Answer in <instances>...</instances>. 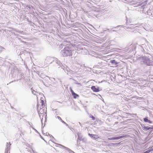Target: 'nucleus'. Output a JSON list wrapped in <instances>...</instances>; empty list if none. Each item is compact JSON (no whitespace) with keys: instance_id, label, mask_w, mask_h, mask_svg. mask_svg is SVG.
<instances>
[{"instance_id":"7ed1b4c3","label":"nucleus","mask_w":153,"mask_h":153,"mask_svg":"<svg viewBox=\"0 0 153 153\" xmlns=\"http://www.w3.org/2000/svg\"><path fill=\"white\" fill-rule=\"evenodd\" d=\"M142 61L148 65H151L152 62H151L149 59L145 57H143L141 58Z\"/></svg>"},{"instance_id":"4be33fe9","label":"nucleus","mask_w":153,"mask_h":153,"mask_svg":"<svg viewBox=\"0 0 153 153\" xmlns=\"http://www.w3.org/2000/svg\"><path fill=\"white\" fill-rule=\"evenodd\" d=\"M48 134L49 135V136H50L51 137L52 136H50V135L48 133H46V134L45 135H48Z\"/></svg>"},{"instance_id":"9d476101","label":"nucleus","mask_w":153,"mask_h":153,"mask_svg":"<svg viewBox=\"0 0 153 153\" xmlns=\"http://www.w3.org/2000/svg\"><path fill=\"white\" fill-rule=\"evenodd\" d=\"M31 90L32 93L35 95H36L37 94H39L38 92L35 91V90H33L32 88H31Z\"/></svg>"},{"instance_id":"0eeeda50","label":"nucleus","mask_w":153,"mask_h":153,"mask_svg":"<svg viewBox=\"0 0 153 153\" xmlns=\"http://www.w3.org/2000/svg\"><path fill=\"white\" fill-rule=\"evenodd\" d=\"M41 102L40 103L41 104L40 105L39 107L41 106V107H46L45 105L44 104V101L42 99V98L41 99Z\"/></svg>"},{"instance_id":"b1692460","label":"nucleus","mask_w":153,"mask_h":153,"mask_svg":"<svg viewBox=\"0 0 153 153\" xmlns=\"http://www.w3.org/2000/svg\"><path fill=\"white\" fill-rule=\"evenodd\" d=\"M61 146H62V147H64V148H65L68 149L67 148H66V147H65L64 146H62V145H61Z\"/></svg>"},{"instance_id":"6ab92c4d","label":"nucleus","mask_w":153,"mask_h":153,"mask_svg":"<svg viewBox=\"0 0 153 153\" xmlns=\"http://www.w3.org/2000/svg\"><path fill=\"white\" fill-rule=\"evenodd\" d=\"M70 89L71 91V92L72 94H73V93H74V92L73 91L72 89V88L71 87L70 88Z\"/></svg>"},{"instance_id":"dca6fc26","label":"nucleus","mask_w":153,"mask_h":153,"mask_svg":"<svg viewBox=\"0 0 153 153\" xmlns=\"http://www.w3.org/2000/svg\"><path fill=\"white\" fill-rule=\"evenodd\" d=\"M150 128H148L146 126L143 127V129L146 131L148 130Z\"/></svg>"},{"instance_id":"aec40b11","label":"nucleus","mask_w":153,"mask_h":153,"mask_svg":"<svg viewBox=\"0 0 153 153\" xmlns=\"http://www.w3.org/2000/svg\"><path fill=\"white\" fill-rule=\"evenodd\" d=\"M90 117L91 118H92V120H95V118L94 117H93V116L92 115H91L90 116Z\"/></svg>"},{"instance_id":"c756f323","label":"nucleus","mask_w":153,"mask_h":153,"mask_svg":"<svg viewBox=\"0 0 153 153\" xmlns=\"http://www.w3.org/2000/svg\"><path fill=\"white\" fill-rule=\"evenodd\" d=\"M120 26H117V27H115V28H117L118 27H120Z\"/></svg>"},{"instance_id":"2eb2a0df","label":"nucleus","mask_w":153,"mask_h":153,"mask_svg":"<svg viewBox=\"0 0 153 153\" xmlns=\"http://www.w3.org/2000/svg\"><path fill=\"white\" fill-rule=\"evenodd\" d=\"M99 138H100V137L98 136V135L94 134L93 138L94 139H97Z\"/></svg>"},{"instance_id":"cd10ccee","label":"nucleus","mask_w":153,"mask_h":153,"mask_svg":"<svg viewBox=\"0 0 153 153\" xmlns=\"http://www.w3.org/2000/svg\"><path fill=\"white\" fill-rule=\"evenodd\" d=\"M151 65H152L153 66V62H152V64H151Z\"/></svg>"},{"instance_id":"f8f14e48","label":"nucleus","mask_w":153,"mask_h":153,"mask_svg":"<svg viewBox=\"0 0 153 153\" xmlns=\"http://www.w3.org/2000/svg\"><path fill=\"white\" fill-rule=\"evenodd\" d=\"M144 121L145 122H148L150 123H152V122L150 120H148L147 118H144Z\"/></svg>"},{"instance_id":"20e7f679","label":"nucleus","mask_w":153,"mask_h":153,"mask_svg":"<svg viewBox=\"0 0 153 153\" xmlns=\"http://www.w3.org/2000/svg\"><path fill=\"white\" fill-rule=\"evenodd\" d=\"M54 59L53 57H47L45 59V63L46 64L51 63L53 61Z\"/></svg>"},{"instance_id":"f03ea898","label":"nucleus","mask_w":153,"mask_h":153,"mask_svg":"<svg viewBox=\"0 0 153 153\" xmlns=\"http://www.w3.org/2000/svg\"><path fill=\"white\" fill-rule=\"evenodd\" d=\"M38 109L39 117L41 119V122L42 124L43 118L45 117V118L46 116V107H41V106L39 107V106H38Z\"/></svg>"},{"instance_id":"9b49d317","label":"nucleus","mask_w":153,"mask_h":153,"mask_svg":"<svg viewBox=\"0 0 153 153\" xmlns=\"http://www.w3.org/2000/svg\"><path fill=\"white\" fill-rule=\"evenodd\" d=\"M110 62L115 65L116 66H118V63L115 61V60H111Z\"/></svg>"},{"instance_id":"4468645a","label":"nucleus","mask_w":153,"mask_h":153,"mask_svg":"<svg viewBox=\"0 0 153 153\" xmlns=\"http://www.w3.org/2000/svg\"><path fill=\"white\" fill-rule=\"evenodd\" d=\"M55 61L57 64H58V65H59L60 66L61 65V64H60V61L58 59H56Z\"/></svg>"},{"instance_id":"a878e982","label":"nucleus","mask_w":153,"mask_h":153,"mask_svg":"<svg viewBox=\"0 0 153 153\" xmlns=\"http://www.w3.org/2000/svg\"><path fill=\"white\" fill-rule=\"evenodd\" d=\"M150 150H151V151H152L153 150V149L151 148L150 149Z\"/></svg>"},{"instance_id":"1a4fd4ad","label":"nucleus","mask_w":153,"mask_h":153,"mask_svg":"<svg viewBox=\"0 0 153 153\" xmlns=\"http://www.w3.org/2000/svg\"><path fill=\"white\" fill-rule=\"evenodd\" d=\"M91 89L94 92H97L99 91L98 89L96 88L95 86H93L91 88Z\"/></svg>"},{"instance_id":"2f4dec72","label":"nucleus","mask_w":153,"mask_h":153,"mask_svg":"<svg viewBox=\"0 0 153 153\" xmlns=\"http://www.w3.org/2000/svg\"><path fill=\"white\" fill-rule=\"evenodd\" d=\"M29 9H30V6H29Z\"/></svg>"},{"instance_id":"412c9836","label":"nucleus","mask_w":153,"mask_h":153,"mask_svg":"<svg viewBox=\"0 0 153 153\" xmlns=\"http://www.w3.org/2000/svg\"><path fill=\"white\" fill-rule=\"evenodd\" d=\"M63 123H64V124H65L66 126H68V125L64 121H63L62 120L61 121Z\"/></svg>"},{"instance_id":"5701e85b","label":"nucleus","mask_w":153,"mask_h":153,"mask_svg":"<svg viewBox=\"0 0 153 153\" xmlns=\"http://www.w3.org/2000/svg\"><path fill=\"white\" fill-rule=\"evenodd\" d=\"M142 3H140L138 4V6H140L142 4Z\"/></svg>"},{"instance_id":"ddd939ff","label":"nucleus","mask_w":153,"mask_h":153,"mask_svg":"<svg viewBox=\"0 0 153 153\" xmlns=\"http://www.w3.org/2000/svg\"><path fill=\"white\" fill-rule=\"evenodd\" d=\"M72 95L73 96L74 98H76L79 97V95L75 93H73Z\"/></svg>"},{"instance_id":"473e14b6","label":"nucleus","mask_w":153,"mask_h":153,"mask_svg":"<svg viewBox=\"0 0 153 153\" xmlns=\"http://www.w3.org/2000/svg\"><path fill=\"white\" fill-rule=\"evenodd\" d=\"M80 125V126H82V125H81V124Z\"/></svg>"},{"instance_id":"39448f33","label":"nucleus","mask_w":153,"mask_h":153,"mask_svg":"<svg viewBox=\"0 0 153 153\" xmlns=\"http://www.w3.org/2000/svg\"><path fill=\"white\" fill-rule=\"evenodd\" d=\"M135 25H131L129 26L126 27V28L127 29H130L131 30L129 31L133 32L134 31V30H135V28L137 27V26H135Z\"/></svg>"},{"instance_id":"6e6552de","label":"nucleus","mask_w":153,"mask_h":153,"mask_svg":"<svg viewBox=\"0 0 153 153\" xmlns=\"http://www.w3.org/2000/svg\"><path fill=\"white\" fill-rule=\"evenodd\" d=\"M77 135L78 137V139L80 140H83V138H82V137L81 134V133L79 132H78L77 133Z\"/></svg>"},{"instance_id":"a211bd4d","label":"nucleus","mask_w":153,"mask_h":153,"mask_svg":"<svg viewBox=\"0 0 153 153\" xmlns=\"http://www.w3.org/2000/svg\"><path fill=\"white\" fill-rule=\"evenodd\" d=\"M56 117V118H58L59 120H60L61 121H62V119L59 116H57Z\"/></svg>"},{"instance_id":"f257e3e1","label":"nucleus","mask_w":153,"mask_h":153,"mask_svg":"<svg viewBox=\"0 0 153 153\" xmlns=\"http://www.w3.org/2000/svg\"><path fill=\"white\" fill-rule=\"evenodd\" d=\"M74 51V47L72 45H69L65 47L60 53L63 56L67 57L71 56Z\"/></svg>"},{"instance_id":"393cba45","label":"nucleus","mask_w":153,"mask_h":153,"mask_svg":"<svg viewBox=\"0 0 153 153\" xmlns=\"http://www.w3.org/2000/svg\"><path fill=\"white\" fill-rule=\"evenodd\" d=\"M32 152H33V153H32L31 152H31V153H34V152H33V149H32Z\"/></svg>"},{"instance_id":"f3484780","label":"nucleus","mask_w":153,"mask_h":153,"mask_svg":"<svg viewBox=\"0 0 153 153\" xmlns=\"http://www.w3.org/2000/svg\"><path fill=\"white\" fill-rule=\"evenodd\" d=\"M88 135L89 136H90L91 137V138L93 139L94 134H88Z\"/></svg>"},{"instance_id":"bb28decb","label":"nucleus","mask_w":153,"mask_h":153,"mask_svg":"<svg viewBox=\"0 0 153 153\" xmlns=\"http://www.w3.org/2000/svg\"><path fill=\"white\" fill-rule=\"evenodd\" d=\"M117 30H113V31H116Z\"/></svg>"},{"instance_id":"7c9ffc66","label":"nucleus","mask_w":153,"mask_h":153,"mask_svg":"<svg viewBox=\"0 0 153 153\" xmlns=\"http://www.w3.org/2000/svg\"><path fill=\"white\" fill-rule=\"evenodd\" d=\"M79 123L80 125L81 124L80 122H79Z\"/></svg>"},{"instance_id":"423d86ee","label":"nucleus","mask_w":153,"mask_h":153,"mask_svg":"<svg viewBox=\"0 0 153 153\" xmlns=\"http://www.w3.org/2000/svg\"><path fill=\"white\" fill-rule=\"evenodd\" d=\"M124 136H120L117 137H113L112 138H108V140H119L124 137Z\"/></svg>"},{"instance_id":"c85d7f7f","label":"nucleus","mask_w":153,"mask_h":153,"mask_svg":"<svg viewBox=\"0 0 153 153\" xmlns=\"http://www.w3.org/2000/svg\"><path fill=\"white\" fill-rule=\"evenodd\" d=\"M70 151H71V152H73V153H74L73 151H72L71 150H70Z\"/></svg>"}]
</instances>
